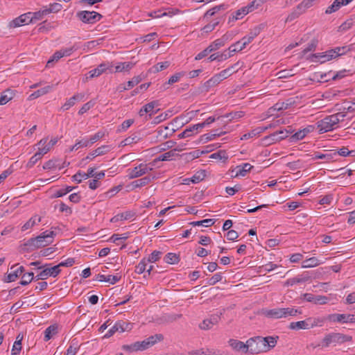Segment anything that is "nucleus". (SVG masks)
<instances>
[{
    "instance_id": "obj_1",
    "label": "nucleus",
    "mask_w": 355,
    "mask_h": 355,
    "mask_svg": "<svg viewBox=\"0 0 355 355\" xmlns=\"http://www.w3.org/2000/svg\"><path fill=\"white\" fill-rule=\"evenodd\" d=\"M49 244H51V242L47 240L46 234L42 232L39 236L26 241L23 244V250L27 251L33 250L36 248L45 247Z\"/></svg>"
},
{
    "instance_id": "obj_2",
    "label": "nucleus",
    "mask_w": 355,
    "mask_h": 355,
    "mask_svg": "<svg viewBox=\"0 0 355 355\" xmlns=\"http://www.w3.org/2000/svg\"><path fill=\"white\" fill-rule=\"evenodd\" d=\"M352 340V337L340 333H331L327 334L323 340V346L329 347L331 343H344Z\"/></svg>"
},
{
    "instance_id": "obj_3",
    "label": "nucleus",
    "mask_w": 355,
    "mask_h": 355,
    "mask_svg": "<svg viewBox=\"0 0 355 355\" xmlns=\"http://www.w3.org/2000/svg\"><path fill=\"white\" fill-rule=\"evenodd\" d=\"M338 127V125L334 120V117H333L332 114L327 116L316 123V128L318 130V132L320 134L331 131Z\"/></svg>"
},
{
    "instance_id": "obj_4",
    "label": "nucleus",
    "mask_w": 355,
    "mask_h": 355,
    "mask_svg": "<svg viewBox=\"0 0 355 355\" xmlns=\"http://www.w3.org/2000/svg\"><path fill=\"white\" fill-rule=\"evenodd\" d=\"M77 17L83 23L94 24L100 21L103 16L100 13L95 11L82 10L76 14Z\"/></svg>"
},
{
    "instance_id": "obj_5",
    "label": "nucleus",
    "mask_w": 355,
    "mask_h": 355,
    "mask_svg": "<svg viewBox=\"0 0 355 355\" xmlns=\"http://www.w3.org/2000/svg\"><path fill=\"white\" fill-rule=\"evenodd\" d=\"M96 168H89L87 173L81 172L78 171L75 175L72 176L73 181L77 183H80L81 180H78V177L82 175L83 180H87L89 178H94V179L101 180L105 177V172L101 171L99 173H95Z\"/></svg>"
},
{
    "instance_id": "obj_6",
    "label": "nucleus",
    "mask_w": 355,
    "mask_h": 355,
    "mask_svg": "<svg viewBox=\"0 0 355 355\" xmlns=\"http://www.w3.org/2000/svg\"><path fill=\"white\" fill-rule=\"evenodd\" d=\"M248 353L251 354H259L263 352L261 336L250 338L247 340Z\"/></svg>"
},
{
    "instance_id": "obj_7",
    "label": "nucleus",
    "mask_w": 355,
    "mask_h": 355,
    "mask_svg": "<svg viewBox=\"0 0 355 355\" xmlns=\"http://www.w3.org/2000/svg\"><path fill=\"white\" fill-rule=\"evenodd\" d=\"M326 320L331 322L354 323L355 315L354 314L331 313L326 317Z\"/></svg>"
},
{
    "instance_id": "obj_8",
    "label": "nucleus",
    "mask_w": 355,
    "mask_h": 355,
    "mask_svg": "<svg viewBox=\"0 0 355 355\" xmlns=\"http://www.w3.org/2000/svg\"><path fill=\"white\" fill-rule=\"evenodd\" d=\"M329 52H330V49L326 51L325 52H322V53H313V54H311L308 57L307 59L311 62H318L322 64L327 61L335 59V58L334 56V55Z\"/></svg>"
},
{
    "instance_id": "obj_9",
    "label": "nucleus",
    "mask_w": 355,
    "mask_h": 355,
    "mask_svg": "<svg viewBox=\"0 0 355 355\" xmlns=\"http://www.w3.org/2000/svg\"><path fill=\"white\" fill-rule=\"evenodd\" d=\"M30 15L31 14L30 12H26L19 15V17L15 18L11 20L8 24V27L9 28H15L24 25H27L31 23V19H30Z\"/></svg>"
},
{
    "instance_id": "obj_10",
    "label": "nucleus",
    "mask_w": 355,
    "mask_h": 355,
    "mask_svg": "<svg viewBox=\"0 0 355 355\" xmlns=\"http://www.w3.org/2000/svg\"><path fill=\"white\" fill-rule=\"evenodd\" d=\"M112 67H113V64L112 62H103V63L100 64L99 65H98V67L96 69L89 71V73H88L89 76L86 77V80H88L89 78L98 77L103 73L106 71V70L111 69Z\"/></svg>"
},
{
    "instance_id": "obj_11",
    "label": "nucleus",
    "mask_w": 355,
    "mask_h": 355,
    "mask_svg": "<svg viewBox=\"0 0 355 355\" xmlns=\"http://www.w3.org/2000/svg\"><path fill=\"white\" fill-rule=\"evenodd\" d=\"M61 272L60 268H58V266H54L51 268H47L42 270L37 276H35V279H46L49 277H57Z\"/></svg>"
},
{
    "instance_id": "obj_12",
    "label": "nucleus",
    "mask_w": 355,
    "mask_h": 355,
    "mask_svg": "<svg viewBox=\"0 0 355 355\" xmlns=\"http://www.w3.org/2000/svg\"><path fill=\"white\" fill-rule=\"evenodd\" d=\"M110 150V148L109 146H101L98 148H97L96 150H93L92 152L89 153L86 157L83 158L81 160V164H87L88 162L90 160H92L94 158H95L97 156L103 155L109 152Z\"/></svg>"
},
{
    "instance_id": "obj_13",
    "label": "nucleus",
    "mask_w": 355,
    "mask_h": 355,
    "mask_svg": "<svg viewBox=\"0 0 355 355\" xmlns=\"http://www.w3.org/2000/svg\"><path fill=\"white\" fill-rule=\"evenodd\" d=\"M152 170L153 168L148 167L146 164H140L132 169H128V177L130 179L139 178Z\"/></svg>"
},
{
    "instance_id": "obj_14",
    "label": "nucleus",
    "mask_w": 355,
    "mask_h": 355,
    "mask_svg": "<svg viewBox=\"0 0 355 355\" xmlns=\"http://www.w3.org/2000/svg\"><path fill=\"white\" fill-rule=\"evenodd\" d=\"M50 150L49 146H44L43 148H38V151L33 155L29 161L28 162L26 166L28 168H32L42 157Z\"/></svg>"
},
{
    "instance_id": "obj_15",
    "label": "nucleus",
    "mask_w": 355,
    "mask_h": 355,
    "mask_svg": "<svg viewBox=\"0 0 355 355\" xmlns=\"http://www.w3.org/2000/svg\"><path fill=\"white\" fill-rule=\"evenodd\" d=\"M292 130H281L276 131L274 133L270 135L268 137H266L264 140L270 139L272 142H277L281 141L288 137L289 134L292 133Z\"/></svg>"
},
{
    "instance_id": "obj_16",
    "label": "nucleus",
    "mask_w": 355,
    "mask_h": 355,
    "mask_svg": "<svg viewBox=\"0 0 355 355\" xmlns=\"http://www.w3.org/2000/svg\"><path fill=\"white\" fill-rule=\"evenodd\" d=\"M158 105V102L156 101H151L144 106L140 109L139 114L141 116H144L145 114H148L149 118L152 116V115L156 114L159 109L157 110H154V108Z\"/></svg>"
},
{
    "instance_id": "obj_17",
    "label": "nucleus",
    "mask_w": 355,
    "mask_h": 355,
    "mask_svg": "<svg viewBox=\"0 0 355 355\" xmlns=\"http://www.w3.org/2000/svg\"><path fill=\"white\" fill-rule=\"evenodd\" d=\"M315 129V126L313 125H307L306 128L302 130H300L293 134L291 138V141H296L299 140L303 139L307 134L312 132Z\"/></svg>"
},
{
    "instance_id": "obj_18",
    "label": "nucleus",
    "mask_w": 355,
    "mask_h": 355,
    "mask_svg": "<svg viewBox=\"0 0 355 355\" xmlns=\"http://www.w3.org/2000/svg\"><path fill=\"white\" fill-rule=\"evenodd\" d=\"M326 320V317H309L304 320L307 329L322 327Z\"/></svg>"
},
{
    "instance_id": "obj_19",
    "label": "nucleus",
    "mask_w": 355,
    "mask_h": 355,
    "mask_svg": "<svg viewBox=\"0 0 355 355\" xmlns=\"http://www.w3.org/2000/svg\"><path fill=\"white\" fill-rule=\"evenodd\" d=\"M279 339V336H266V337H261V340L262 343L263 347H264L265 349H263V352H266L270 351L271 349L274 348L277 343V340Z\"/></svg>"
},
{
    "instance_id": "obj_20",
    "label": "nucleus",
    "mask_w": 355,
    "mask_h": 355,
    "mask_svg": "<svg viewBox=\"0 0 355 355\" xmlns=\"http://www.w3.org/2000/svg\"><path fill=\"white\" fill-rule=\"evenodd\" d=\"M263 28V24L258 25L254 27L250 30L249 33L243 37L241 40L243 41L244 44L247 45L252 42V40L261 33V30Z\"/></svg>"
},
{
    "instance_id": "obj_21",
    "label": "nucleus",
    "mask_w": 355,
    "mask_h": 355,
    "mask_svg": "<svg viewBox=\"0 0 355 355\" xmlns=\"http://www.w3.org/2000/svg\"><path fill=\"white\" fill-rule=\"evenodd\" d=\"M223 79L220 77L219 73L214 75L209 80H207L202 85V89L205 92H208L211 87L218 85Z\"/></svg>"
},
{
    "instance_id": "obj_22",
    "label": "nucleus",
    "mask_w": 355,
    "mask_h": 355,
    "mask_svg": "<svg viewBox=\"0 0 355 355\" xmlns=\"http://www.w3.org/2000/svg\"><path fill=\"white\" fill-rule=\"evenodd\" d=\"M302 311L301 309H295L294 306H288L286 308H281V317L282 318H286L288 317L296 316L298 314H302Z\"/></svg>"
},
{
    "instance_id": "obj_23",
    "label": "nucleus",
    "mask_w": 355,
    "mask_h": 355,
    "mask_svg": "<svg viewBox=\"0 0 355 355\" xmlns=\"http://www.w3.org/2000/svg\"><path fill=\"white\" fill-rule=\"evenodd\" d=\"M353 46L354 44L343 46H337L334 49H331L329 53H333L334 55V58H336L341 55H345L347 53L351 51L352 50Z\"/></svg>"
},
{
    "instance_id": "obj_24",
    "label": "nucleus",
    "mask_w": 355,
    "mask_h": 355,
    "mask_svg": "<svg viewBox=\"0 0 355 355\" xmlns=\"http://www.w3.org/2000/svg\"><path fill=\"white\" fill-rule=\"evenodd\" d=\"M228 343L234 349L242 351L244 354H248L247 342L244 343L238 340L230 339Z\"/></svg>"
},
{
    "instance_id": "obj_25",
    "label": "nucleus",
    "mask_w": 355,
    "mask_h": 355,
    "mask_svg": "<svg viewBox=\"0 0 355 355\" xmlns=\"http://www.w3.org/2000/svg\"><path fill=\"white\" fill-rule=\"evenodd\" d=\"M24 267L20 266L17 270L8 273L7 276L4 277L3 281L8 283L15 282L19 276L24 273Z\"/></svg>"
},
{
    "instance_id": "obj_26",
    "label": "nucleus",
    "mask_w": 355,
    "mask_h": 355,
    "mask_svg": "<svg viewBox=\"0 0 355 355\" xmlns=\"http://www.w3.org/2000/svg\"><path fill=\"white\" fill-rule=\"evenodd\" d=\"M310 279V277L308 275H298L296 277L291 278L286 280L284 283V286H293L295 284L303 283L309 281Z\"/></svg>"
},
{
    "instance_id": "obj_27",
    "label": "nucleus",
    "mask_w": 355,
    "mask_h": 355,
    "mask_svg": "<svg viewBox=\"0 0 355 355\" xmlns=\"http://www.w3.org/2000/svg\"><path fill=\"white\" fill-rule=\"evenodd\" d=\"M268 129V127H257L248 133H245L241 137V140H247L250 138H253L256 136H259L262 132H265Z\"/></svg>"
},
{
    "instance_id": "obj_28",
    "label": "nucleus",
    "mask_w": 355,
    "mask_h": 355,
    "mask_svg": "<svg viewBox=\"0 0 355 355\" xmlns=\"http://www.w3.org/2000/svg\"><path fill=\"white\" fill-rule=\"evenodd\" d=\"M15 96V91L10 89H7L3 91L0 96V105H6L8 102L11 101Z\"/></svg>"
},
{
    "instance_id": "obj_29",
    "label": "nucleus",
    "mask_w": 355,
    "mask_h": 355,
    "mask_svg": "<svg viewBox=\"0 0 355 355\" xmlns=\"http://www.w3.org/2000/svg\"><path fill=\"white\" fill-rule=\"evenodd\" d=\"M232 56V54L230 53H227V50H225L223 53H216L211 54L208 58V62H212L214 60H217L218 62H221L227 60V58Z\"/></svg>"
},
{
    "instance_id": "obj_30",
    "label": "nucleus",
    "mask_w": 355,
    "mask_h": 355,
    "mask_svg": "<svg viewBox=\"0 0 355 355\" xmlns=\"http://www.w3.org/2000/svg\"><path fill=\"white\" fill-rule=\"evenodd\" d=\"M135 216V213L131 211H128L121 214H118L111 219V222L116 223L124 220H128Z\"/></svg>"
},
{
    "instance_id": "obj_31",
    "label": "nucleus",
    "mask_w": 355,
    "mask_h": 355,
    "mask_svg": "<svg viewBox=\"0 0 355 355\" xmlns=\"http://www.w3.org/2000/svg\"><path fill=\"white\" fill-rule=\"evenodd\" d=\"M239 64V63L238 62L232 65L231 67H228L227 69L221 71L219 73L220 77H222V78L224 80L230 76L232 73H236L239 70V68H237Z\"/></svg>"
},
{
    "instance_id": "obj_32",
    "label": "nucleus",
    "mask_w": 355,
    "mask_h": 355,
    "mask_svg": "<svg viewBox=\"0 0 355 355\" xmlns=\"http://www.w3.org/2000/svg\"><path fill=\"white\" fill-rule=\"evenodd\" d=\"M154 179V177H151L150 175L145 176L142 178L136 180L132 182V186L133 188H138L146 186L148 183L151 182L152 180Z\"/></svg>"
},
{
    "instance_id": "obj_33",
    "label": "nucleus",
    "mask_w": 355,
    "mask_h": 355,
    "mask_svg": "<svg viewBox=\"0 0 355 355\" xmlns=\"http://www.w3.org/2000/svg\"><path fill=\"white\" fill-rule=\"evenodd\" d=\"M206 177L205 171L201 170L197 171L191 178L185 179L184 181L187 182V184H189V182L192 183L196 184L203 180Z\"/></svg>"
},
{
    "instance_id": "obj_34",
    "label": "nucleus",
    "mask_w": 355,
    "mask_h": 355,
    "mask_svg": "<svg viewBox=\"0 0 355 355\" xmlns=\"http://www.w3.org/2000/svg\"><path fill=\"white\" fill-rule=\"evenodd\" d=\"M253 166L249 163H245L243 165L237 166L236 168L235 177L237 176H245L248 171L252 168Z\"/></svg>"
},
{
    "instance_id": "obj_35",
    "label": "nucleus",
    "mask_w": 355,
    "mask_h": 355,
    "mask_svg": "<svg viewBox=\"0 0 355 355\" xmlns=\"http://www.w3.org/2000/svg\"><path fill=\"white\" fill-rule=\"evenodd\" d=\"M116 328L115 329H118L119 332H124L130 331L132 328V324L130 322H127L123 320H119L115 323Z\"/></svg>"
},
{
    "instance_id": "obj_36",
    "label": "nucleus",
    "mask_w": 355,
    "mask_h": 355,
    "mask_svg": "<svg viewBox=\"0 0 355 355\" xmlns=\"http://www.w3.org/2000/svg\"><path fill=\"white\" fill-rule=\"evenodd\" d=\"M342 6H346L343 0H335L325 10L326 14H331L340 9Z\"/></svg>"
},
{
    "instance_id": "obj_37",
    "label": "nucleus",
    "mask_w": 355,
    "mask_h": 355,
    "mask_svg": "<svg viewBox=\"0 0 355 355\" xmlns=\"http://www.w3.org/2000/svg\"><path fill=\"white\" fill-rule=\"evenodd\" d=\"M41 220L42 218L40 216H38L37 215L33 216L21 227V230L26 231L29 228H31L35 225L41 222Z\"/></svg>"
},
{
    "instance_id": "obj_38",
    "label": "nucleus",
    "mask_w": 355,
    "mask_h": 355,
    "mask_svg": "<svg viewBox=\"0 0 355 355\" xmlns=\"http://www.w3.org/2000/svg\"><path fill=\"white\" fill-rule=\"evenodd\" d=\"M321 262L315 257L304 260L302 262V268H308L319 266Z\"/></svg>"
},
{
    "instance_id": "obj_39",
    "label": "nucleus",
    "mask_w": 355,
    "mask_h": 355,
    "mask_svg": "<svg viewBox=\"0 0 355 355\" xmlns=\"http://www.w3.org/2000/svg\"><path fill=\"white\" fill-rule=\"evenodd\" d=\"M46 9L44 7L43 8L37 12H29L31 15H30V19H31V23H34L37 20H41L43 19V17L46 15H47V12H45Z\"/></svg>"
},
{
    "instance_id": "obj_40",
    "label": "nucleus",
    "mask_w": 355,
    "mask_h": 355,
    "mask_svg": "<svg viewBox=\"0 0 355 355\" xmlns=\"http://www.w3.org/2000/svg\"><path fill=\"white\" fill-rule=\"evenodd\" d=\"M135 64L132 62H119L115 67V72L128 71L133 67Z\"/></svg>"
},
{
    "instance_id": "obj_41",
    "label": "nucleus",
    "mask_w": 355,
    "mask_h": 355,
    "mask_svg": "<svg viewBox=\"0 0 355 355\" xmlns=\"http://www.w3.org/2000/svg\"><path fill=\"white\" fill-rule=\"evenodd\" d=\"M52 87L50 85H47L44 87H42L40 89H37V91L34 92L33 94H31L29 96L30 99H35L40 96H42L47 93H49Z\"/></svg>"
},
{
    "instance_id": "obj_42",
    "label": "nucleus",
    "mask_w": 355,
    "mask_h": 355,
    "mask_svg": "<svg viewBox=\"0 0 355 355\" xmlns=\"http://www.w3.org/2000/svg\"><path fill=\"white\" fill-rule=\"evenodd\" d=\"M266 317L272 319H280L281 317V308H275L272 309L266 310L264 312Z\"/></svg>"
},
{
    "instance_id": "obj_43",
    "label": "nucleus",
    "mask_w": 355,
    "mask_h": 355,
    "mask_svg": "<svg viewBox=\"0 0 355 355\" xmlns=\"http://www.w3.org/2000/svg\"><path fill=\"white\" fill-rule=\"evenodd\" d=\"M197 124L189 126L186 128L182 132L178 135L180 139L186 138L192 135V133L196 131L198 132L201 128H196Z\"/></svg>"
},
{
    "instance_id": "obj_44",
    "label": "nucleus",
    "mask_w": 355,
    "mask_h": 355,
    "mask_svg": "<svg viewBox=\"0 0 355 355\" xmlns=\"http://www.w3.org/2000/svg\"><path fill=\"white\" fill-rule=\"evenodd\" d=\"M225 133V132L220 131V132L219 134H211V133L204 134L200 136L198 142L199 143L202 142V143L205 144V143L207 142L208 141L215 139L216 137H220V136L224 135Z\"/></svg>"
},
{
    "instance_id": "obj_45",
    "label": "nucleus",
    "mask_w": 355,
    "mask_h": 355,
    "mask_svg": "<svg viewBox=\"0 0 355 355\" xmlns=\"http://www.w3.org/2000/svg\"><path fill=\"white\" fill-rule=\"evenodd\" d=\"M164 259L167 263L175 264L180 261V256L175 253L169 252L165 255Z\"/></svg>"
},
{
    "instance_id": "obj_46",
    "label": "nucleus",
    "mask_w": 355,
    "mask_h": 355,
    "mask_svg": "<svg viewBox=\"0 0 355 355\" xmlns=\"http://www.w3.org/2000/svg\"><path fill=\"white\" fill-rule=\"evenodd\" d=\"M170 66V62L168 61H165L162 62H159L157 64L154 65L150 69V71L153 73H157L159 71H163L167 69Z\"/></svg>"
},
{
    "instance_id": "obj_47",
    "label": "nucleus",
    "mask_w": 355,
    "mask_h": 355,
    "mask_svg": "<svg viewBox=\"0 0 355 355\" xmlns=\"http://www.w3.org/2000/svg\"><path fill=\"white\" fill-rule=\"evenodd\" d=\"M58 327L55 325H51L44 331V340L48 341L53 335L57 334Z\"/></svg>"
},
{
    "instance_id": "obj_48",
    "label": "nucleus",
    "mask_w": 355,
    "mask_h": 355,
    "mask_svg": "<svg viewBox=\"0 0 355 355\" xmlns=\"http://www.w3.org/2000/svg\"><path fill=\"white\" fill-rule=\"evenodd\" d=\"M21 280L20 281L19 284L21 286H26L28 284H30L33 279H35L34 274L33 272H27L21 275Z\"/></svg>"
},
{
    "instance_id": "obj_49",
    "label": "nucleus",
    "mask_w": 355,
    "mask_h": 355,
    "mask_svg": "<svg viewBox=\"0 0 355 355\" xmlns=\"http://www.w3.org/2000/svg\"><path fill=\"white\" fill-rule=\"evenodd\" d=\"M168 130V128L167 126L158 128L157 130H156L157 139L162 140V139H166V138H168L170 136V135H168L166 132V130Z\"/></svg>"
},
{
    "instance_id": "obj_50",
    "label": "nucleus",
    "mask_w": 355,
    "mask_h": 355,
    "mask_svg": "<svg viewBox=\"0 0 355 355\" xmlns=\"http://www.w3.org/2000/svg\"><path fill=\"white\" fill-rule=\"evenodd\" d=\"M176 155H178V154L175 153V150L172 149L164 154L160 155L156 159L158 161H169Z\"/></svg>"
},
{
    "instance_id": "obj_51",
    "label": "nucleus",
    "mask_w": 355,
    "mask_h": 355,
    "mask_svg": "<svg viewBox=\"0 0 355 355\" xmlns=\"http://www.w3.org/2000/svg\"><path fill=\"white\" fill-rule=\"evenodd\" d=\"M288 328L291 330L307 329L304 320L291 322Z\"/></svg>"
},
{
    "instance_id": "obj_52",
    "label": "nucleus",
    "mask_w": 355,
    "mask_h": 355,
    "mask_svg": "<svg viewBox=\"0 0 355 355\" xmlns=\"http://www.w3.org/2000/svg\"><path fill=\"white\" fill-rule=\"evenodd\" d=\"M44 8L46 9L45 12H47V15H49L59 12L62 8V6L59 3H51L49 7L45 6Z\"/></svg>"
},
{
    "instance_id": "obj_53",
    "label": "nucleus",
    "mask_w": 355,
    "mask_h": 355,
    "mask_svg": "<svg viewBox=\"0 0 355 355\" xmlns=\"http://www.w3.org/2000/svg\"><path fill=\"white\" fill-rule=\"evenodd\" d=\"M184 75V72H178L174 74L173 76H171L168 80V82L165 83L163 85V87L164 89H167L166 86L167 85H173L175 83H177L180 80V78L182 77Z\"/></svg>"
},
{
    "instance_id": "obj_54",
    "label": "nucleus",
    "mask_w": 355,
    "mask_h": 355,
    "mask_svg": "<svg viewBox=\"0 0 355 355\" xmlns=\"http://www.w3.org/2000/svg\"><path fill=\"white\" fill-rule=\"evenodd\" d=\"M148 345L150 347H152L155 344L158 342H160L164 340V336L161 334H157L153 336H150L146 338Z\"/></svg>"
},
{
    "instance_id": "obj_55",
    "label": "nucleus",
    "mask_w": 355,
    "mask_h": 355,
    "mask_svg": "<svg viewBox=\"0 0 355 355\" xmlns=\"http://www.w3.org/2000/svg\"><path fill=\"white\" fill-rule=\"evenodd\" d=\"M176 146V142L173 140H169L166 141L165 143L162 144L157 148L159 149V152H163L167 150L168 149L173 148Z\"/></svg>"
},
{
    "instance_id": "obj_56",
    "label": "nucleus",
    "mask_w": 355,
    "mask_h": 355,
    "mask_svg": "<svg viewBox=\"0 0 355 355\" xmlns=\"http://www.w3.org/2000/svg\"><path fill=\"white\" fill-rule=\"evenodd\" d=\"M304 12V11L302 10V9L299 10L297 6L296 8L288 15L286 21H291L299 17Z\"/></svg>"
},
{
    "instance_id": "obj_57",
    "label": "nucleus",
    "mask_w": 355,
    "mask_h": 355,
    "mask_svg": "<svg viewBox=\"0 0 355 355\" xmlns=\"http://www.w3.org/2000/svg\"><path fill=\"white\" fill-rule=\"evenodd\" d=\"M215 223V220L214 219H205L202 220H198V221H193L191 222L190 224L193 226H200L203 225L205 227H210L213 225Z\"/></svg>"
},
{
    "instance_id": "obj_58",
    "label": "nucleus",
    "mask_w": 355,
    "mask_h": 355,
    "mask_svg": "<svg viewBox=\"0 0 355 355\" xmlns=\"http://www.w3.org/2000/svg\"><path fill=\"white\" fill-rule=\"evenodd\" d=\"M142 78L140 76L134 77L131 80L128 81L126 85L123 88V90H128L132 88L141 81Z\"/></svg>"
},
{
    "instance_id": "obj_59",
    "label": "nucleus",
    "mask_w": 355,
    "mask_h": 355,
    "mask_svg": "<svg viewBox=\"0 0 355 355\" xmlns=\"http://www.w3.org/2000/svg\"><path fill=\"white\" fill-rule=\"evenodd\" d=\"M277 267H278V266L277 264L273 263L272 262H269L265 265L259 266V272H270V271L273 270L274 269L277 268Z\"/></svg>"
},
{
    "instance_id": "obj_60",
    "label": "nucleus",
    "mask_w": 355,
    "mask_h": 355,
    "mask_svg": "<svg viewBox=\"0 0 355 355\" xmlns=\"http://www.w3.org/2000/svg\"><path fill=\"white\" fill-rule=\"evenodd\" d=\"M220 118H221V116H218L217 117H215L214 116H209L202 123H198L196 125L197 127L196 128H201L202 129L204 127H205L206 125H208L214 123V121L220 119Z\"/></svg>"
},
{
    "instance_id": "obj_61",
    "label": "nucleus",
    "mask_w": 355,
    "mask_h": 355,
    "mask_svg": "<svg viewBox=\"0 0 355 355\" xmlns=\"http://www.w3.org/2000/svg\"><path fill=\"white\" fill-rule=\"evenodd\" d=\"M318 43V40L315 38H313L310 43L308 44L307 46L302 51V54L306 55L309 51H313L315 50L317 45Z\"/></svg>"
},
{
    "instance_id": "obj_62",
    "label": "nucleus",
    "mask_w": 355,
    "mask_h": 355,
    "mask_svg": "<svg viewBox=\"0 0 355 355\" xmlns=\"http://www.w3.org/2000/svg\"><path fill=\"white\" fill-rule=\"evenodd\" d=\"M62 58V55L61 54L60 51H57L55 52L51 57V59L49 60V61L46 63V67L50 68L53 66V63L55 62L58 61L60 58Z\"/></svg>"
},
{
    "instance_id": "obj_63",
    "label": "nucleus",
    "mask_w": 355,
    "mask_h": 355,
    "mask_svg": "<svg viewBox=\"0 0 355 355\" xmlns=\"http://www.w3.org/2000/svg\"><path fill=\"white\" fill-rule=\"evenodd\" d=\"M148 261L145 258L141 259L140 262L136 266L135 272L138 274H142L145 272Z\"/></svg>"
},
{
    "instance_id": "obj_64",
    "label": "nucleus",
    "mask_w": 355,
    "mask_h": 355,
    "mask_svg": "<svg viewBox=\"0 0 355 355\" xmlns=\"http://www.w3.org/2000/svg\"><path fill=\"white\" fill-rule=\"evenodd\" d=\"M315 0H303L300 4L297 5L299 10H302L304 12L309 8L313 6V3Z\"/></svg>"
}]
</instances>
